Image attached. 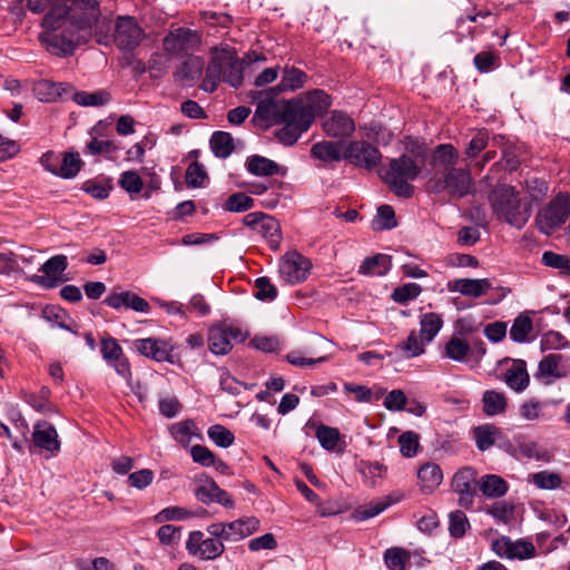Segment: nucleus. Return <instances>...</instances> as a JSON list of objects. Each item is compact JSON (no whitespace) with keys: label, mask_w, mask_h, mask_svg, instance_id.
<instances>
[{"label":"nucleus","mask_w":570,"mask_h":570,"mask_svg":"<svg viewBox=\"0 0 570 570\" xmlns=\"http://www.w3.org/2000/svg\"><path fill=\"white\" fill-rule=\"evenodd\" d=\"M244 63L245 61L237 57L235 50L230 48L215 49L200 88L207 92H213L220 81L238 88L243 82Z\"/></svg>","instance_id":"obj_4"},{"label":"nucleus","mask_w":570,"mask_h":570,"mask_svg":"<svg viewBox=\"0 0 570 570\" xmlns=\"http://www.w3.org/2000/svg\"><path fill=\"white\" fill-rule=\"evenodd\" d=\"M298 99L303 100L305 110L312 115V120L317 116H322L332 105L331 97L321 89H315L307 92L304 97Z\"/></svg>","instance_id":"obj_31"},{"label":"nucleus","mask_w":570,"mask_h":570,"mask_svg":"<svg viewBox=\"0 0 570 570\" xmlns=\"http://www.w3.org/2000/svg\"><path fill=\"white\" fill-rule=\"evenodd\" d=\"M181 534V528L173 524L161 525L157 531V538L164 546L174 547L178 543Z\"/></svg>","instance_id":"obj_64"},{"label":"nucleus","mask_w":570,"mask_h":570,"mask_svg":"<svg viewBox=\"0 0 570 570\" xmlns=\"http://www.w3.org/2000/svg\"><path fill=\"white\" fill-rule=\"evenodd\" d=\"M144 31L135 18L120 16L117 18L112 40L121 50H132L142 40Z\"/></svg>","instance_id":"obj_15"},{"label":"nucleus","mask_w":570,"mask_h":570,"mask_svg":"<svg viewBox=\"0 0 570 570\" xmlns=\"http://www.w3.org/2000/svg\"><path fill=\"white\" fill-rule=\"evenodd\" d=\"M209 145L218 158H227L235 149L234 138L227 131H215L210 137Z\"/></svg>","instance_id":"obj_43"},{"label":"nucleus","mask_w":570,"mask_h":570,"mask_svg":"<svg viewBox=\"0 0 570 570\" xmlns=\"http://www.w3.org/2000/svg\"><path fill=\"white\" fill-rule=\"evenodd\" d=\"M67 266L68 262L65 255L52 256L39 269L45 276L35 275L31 279L43 287L52 288L62 281L59 275L66 271Z\"/></svg>","instance_id":"obj_22"},{"label":"nucleus","mask_w":570,"mask_h":570,"mask_svg":"<svg viewBox=\"0 0 570 570\" xmlns=\"http://www.w3.org/2000/svg\"><path fill=\"white\" fill-rule=\"evenodd\" d=\"M569 346L568 340L557 331L546 332L540 340L541 351L563 350Z\"/></svg>","instance_id":"obj_59"},{"label":"nucleus","mask_w":570,"mask_h":570,"mask_svg":"<svg viewBox=\"0 0 570 570\" xmlns=\"http://www.w3.org/2000/svg\"><path fill=\"white\" fill-rule=\"evenodd\" d=\"M72 99L77 105L82 107H100L111 100V95L106 89H99L94 92L75 91Z\"/></svg>","instance_id":"obj_42"},{"label":"nucleus","mask_w":570,"mask_h":570,"mask_svg":"<svg viewBox=\"0 0 570 570\" xmlns=\"http://www.w3.org/2000/svg\"><path fill=\"white\" fill-rule=\"evenodd\" d=\"M483 410L488 415L502 413L507 406V399L503 393L497 391H487L482 397Z\"/></svg>","instance_id":"obj_49"},{"label":"nucleus","mask_w":570,"mask_h":570,"mask_svg":"<svg viewBox=\"0 0 570 570\" xmlns=\"http://www.w3.org/2000/svg\"><path fill=\"white\" fill-rule=\"evenodd\" d=\"M200 46L202 35L196 30L184 27L169 31L163 40L165 52L177 57L194 55Z\"/></svg>","instance_id":"obj_9"},{"label":"nucleus","mask_w":570,"mask_h":570,"mask_svg":"<svg viewBox=\"0 0 570 570\" xmlns=\"http://www.w3.org/2000/svg\"><path fill=\"white\" fill-rule=\"evenodd\" d=\"M390 504H391V497L387 495L384 501H375V502L368 503L367 505L358 507L354 511V517L361 521L376 517L382 511H384Z\"/></svg>","instance_id":"obj_55"},{"label":"nucleus","mask_w":570,"mask_h":570,"mask_svg":"<svg viewBox=\"0 0 570 570\" xmlns=\"http://www.w3.org/2000/svg\"><path fill=\"white\" fill-rule=\"evenodd\" d=\"M471 346L461 337L452 336L444 345L443 355L455 362H468Z\"/></svg>","instance_id":"obj_44"},{"label":"nucleus","mask_w":570,"mask_h":570,"mask_svg":"<svg viewBox=\"0 0 570 570\" xmlns=\"http://www.w3.org/2000/svg\"><path fill=\"white\" fill-rule=\"evenodd\" d=\"M101 355L120 376L128 379L131 376L128 360L122 354V348L115 338L108 337L101 340Z\"/></svg>","instance_id":"obj_21"},{"label":"nucleus","mask_w":570,"mask_h":570,"mask_svg":"<svg viewBox=\"0 0 570 570\" xmlns=\"http://www.w3.org/2000/svg\"><path fill=\"white\" fill-rule=\"evenodd\" d=\"M119 186L128 194L134 195L141 191L144 181L135 170H126L120 175L118 180Z\"/></svg>","instance_id":"obj_57"},{"label":"nucleus","mask_w":570,"mask_h":570,"mask_svg":"<svg viewBox=\"0 0 570 570\" xmlns=\"http://www.w3.org/2000/svg\"><path fill=\"white\" fill-rule=\"evenodd\" d=\"M136 351L155 362L173 363V345L165 340L147 337L134 341Z\"/></svg>","instance_id":"obj_18"},{"label":"nucleus","mask_w":570,"mask_h":570,"mask_svg":"<svg viewBox=\"0 0 570 570\" xmlns=\"http://www.w3.org/2000/svg\"><path fill=\"white\" fill-rule=\"evenodd\" d=\"M470 528L465 513L461 510L452 511L449 514V531L454 538H462Z\"/></svg>","instance_id":"obj_53"},{"label":"nucleus","mask_w":570,"mask_h":570,"mask_svg":"<svg viewBox=\"0 0 570 570\" xmlns=\"http://www.w3.org/2000/svg\"><path fill=\"white\" fill-rule=\"evenodd\" d=\"M392 267V258L386 254H376L371 257H366L361 266L360 273L372 276L386 275Z\"/></svg>","instance_id":"obj_36"},{"label":"nucleus","mask_w":570,"mask_h":570,"mask_svg":"<svg viewBox=\"0 0 570 570\" xmlns=\"http://www.w3.org/2000/svg\"><path fill=\"white\" fill-rule=\"evenodd\" d=\"M323 129L328 137L344 138L353 134L355 122L347 114L334 110L323 121Z\"/></svg>","instance_id":"obj_26"},{"label":"nucleus","mask_w":570,"mask_h":570,"mask_svg":"<svg viewBox=\"0 0 570 570\" xmlns=\"http://www.w3.org/2000/svg\"><path fill=\"white\" fill-rule=\"evenodd\" d=\"M255 297L259 301H273L277 296V288L271 283L266 276L258 277L255 281Z\"/></svg>","instance_id":"obj_63"},{"label":"nucleus","mask_w":570,"mask_h":570,"mask_svg":"<svg viewBox=\"0 0 570 570\" xmlns=\"http://www.w3.org/2000/svg\"><path fill=\"white\" fill-rule=\"evenodd\" d=\"M308 76L301 69L294 66H286L283 69V75L279 83L264 90L253 91L250 97L253 100H268L276 99V97L284 91H295L306 83Z\"/></svg>","instance_id":"obj_11"},{"label":"nucleus","mask_w":570,"mask_h":570,"mask_svg":"<svg viewBox=\"0 0 570 570\" xmlns=\"http://www.w3.org/2000/svg\"><path fill=\"white\" fill-rule=\"evenodd\" d=\"M459 160V151L451 144H441L435 147L431 158L434 171H450L455 169Z\"/></svg>","instance_id":"obj_28"},{"label":"nucleus","mask_w":570,"mask_h":570,"mask_svg":"<svg viewBox=\"0 0 570 570\" xmlns=\"http://www.w3.org/2000/svg\"><path fill=\"white\" fill-rule=\"evenodd\" d=\"M205 62L204 59L189 55L183 61L181 66L176 71V78L184 82H191L202 76Z\"/></svg>","instance_id":"obj_35"},{"label":"nucleus","mask_w":570,"mask_h":570,"mask_svg":"<svg viewBox=\"0 0 570 570\" xmlns=\"http://www.w3.org/2000/svg\"><path fill=\"white\" fill-rule=\"evenodd\" d=\"M425 341L413 331L407 336V340L399 344L397 348L402 352L406 358L415 357L424 353Z\"/></svg>","instance_id":"obj_52"},{"label":"nucleus","mask_w":570,"mask_h":570,"mask_svg":"<svg viewBox=\"0 0 570 570\" xmlns=\"http://www.w3.org/2000/svg\"><path fill=\"white\" fill-rule=\"evenodd\" d=\"M562 355L549 354L544 356L538 366V375L544 384H552L554 381L567 377L570 370L562 363Z\"/></svg>","instance_id":"obj_25"},{"label":"nucleus","mask_w":570,"mask_h":570,"mask_svg":"<svg viewBox=\"0 0 570 570\" xmlns=\"http://www.w3.org/2000/svg\"><path fill=\"white\" fill-rule=\"evenodd\" d=\"M426 559L417 551H407L402 548H394V570H410L421 568Z\"/></svg>","instance_id":"obj_37"},{"label":"nucleus","mask_w":570,"mask_h":570,"mask_svg":"<svg viewBox=\"0 0 570 570\" xmlns=\"http://www.w3.org/2000/svg\"><path fill=\"white\" fill-rule=\"evenodd\" d=\"M533 331V323L529 314H520L517 316L510 328V338L517 343L530 342V334Z\"/></svg>","instance_id":"obj_41"},{"label":"nucleus","mask_w":570,"mask_h":570,"mask_svg":"<svg viewBox=\"0 0 570 570\" xmlns=\"http://www.w3.org/2000/svg\"><path fill=\"white\" fill-rule=\"evenodd\" d=\"M72 90V86L68 82H53L48 79H41L33 83L32 92L36 98L45 102H53L63 94Z\"/></svg>","instance_id":"obj_27"},{"label":"nucleus","mask_w":570,"mask_h":570,"mask_svg":"<svg viewBox=\"0 0 570 570\" xmlns=\"http://www.w3.org/2000/svg\"><path fill=\"white\" fill-rule=\"evenodd\" d=\"M394 411H405L409 414L421 417L425 414L426 406L414 397H407L402 390H394Z\"/></svg>","instance_id":"obj_39"},{"label":"nucleus","mask_w":570,"mask_h":570,"mask_svg":"<svg viewBox=\"0 0 570 570\" xmlns=\"http://www.w3.org/2000/svg\"><path fill=\"white\" fill-rule=\"evenodd\" d=\"M428 188L434 194L446 191L452 198H462L471 193L473 180L470 171L464 168L433 171Z\"/></svg>","instance_id":"obj_7"},{"label":"nucleus","mask_w":570,"mask_h":570,"mask_svg":"<svg viewBox=\"0 0 570 570\" xmlns=\"http://www.w3.org/2000/svg\"><path fill=\"white\" fill-rule=\"evenodd\" d=\"M259 520L255 517L226 522L225 541H240L256 532L259 529Z\"/></svg>","instance_id":"obj_29"},{"label":"nucleus","mask_w":570,"mask_h":570,"mask_svg":"<svg viewBox=\"0 0 570 570\" xmlns=\"http://www.w3.org/2000/svg\"><path fill=\"white\" fill-rule=\"evenodd\" d=\"M493 212L509 225L522 228L531 216L530 206H521L519 193L509 185L497 186L490 195Z\"/></svg>","instance_id":"obj_5"},{"label":"nucleus","mask_w":570,"mask_h":570,"mask_svg":"<svg viewBox=\"0 0 570 570\" xmlns=\"http://www.w3.org/2000/svg\"><path fill=\"white\" fill-rule=\"evenodd\" d=\"M570 215V195L559 193L542 206L535 216V226L543 235H551Z\"/></svg>","instance_id":"obj_8"},{"label":"nucleus","mask_w":570,"mask_h":570,"mask_svg":"<svg viewBox=\"0 0 570 570\" xmlns=\"http://www.w3.org/2000/svg\"><path fill=\"white\" fill-rule=\"evenodd\" d=\"M33 448L47 451L51 453V455L56 454L60 450L58 433L51 423L47 421H39L33 426L32 444L29 446L30 452H32Z\"/></svg>","instance_id":"obj_19"},{"label":"nucleus","mask_w":570,"mask_h":570,"mask_svg":"<svg viewBox=\"0 0 570 570\" xmlns=\"http://www.w3.org/2000/svg\"><path fill=\"white\" fill-rule=\"evenodd\" d=\"M342 145L340 142L322 140L311 148V156L323 163H337L342 159Z\"/></svg>","instance_id":"obj_34"},{"label":"nucleus","mask_w":570,"mask_h":570,"mask_svg":"<svg viewBox=\"0 0 570 570\" xmlns=\"http://www.w3.org/2000/svg\"><path fill=\"white\" fill-rule=\"evenodd\" d=\"M101 17L100 4L98 0H72L69 6L55 0L49 11L43 16L42 27H62L70 26L81 36H87L89 41L92 37L95 27V38L99 45L107 46L111 38L104 33L98 26Z\"/></svg>","instance_id":"obj_2"},{"label":"nucleus","mask_w":570,"mask_h":570,"mask_svg":"<svg viewBox=\"0 0 570 570\" xmlns=\"http://www.w3.org/2000/svg\"><path fill=\"white\" fill-rule=\"evenodd\" d=\"M372 229L381 232L392 228V207L390 205H382L377 208V213L371 223Z\"/></svg>","instance_id":"obj_62"},{"label":"nucleus","mask_w":570,"mask_h":570,"mask_svg":"<svg viewBox=\"0 0 570 570\" xmlns=\"http://www.w3.org/2000/svg\"><path fill=\"white\" fill-rule=\"evenodd\" d=\"M404 154L394 159V195L410 197L413 186L410 181L419 177L425 161L426 148L417 139L407 137L402 141Z\"/></svg>","instance_id":"obj_3"},{"label":"nucleus","mask_w":570,"mask_h":570,"mask_svg":"<svg viewBox=\"0 0 570 570\" xmlns=\"http://www.w3.org/2000/svg\"><path fill=\"white\" fill-rule=\"evenodd\" d=\"M309 267L308 259L299 253H287L279 263V275L286 283L297 284L306 279Z\"/></svg>","instance_id":"obj_17"},{"label":"nucleus","mask_w":570,"mask_h":570,"mask_svg":"<svg viewBox=\"0 0 570 570\" xmlns=\"http://www.w3.org/2000/svg\"><path fill=\"white\" fill-rule=\"evenodd\" d=\"M82 161L78 153H67L61 158L58 176L65 179L73 178L80 170Z\"/></svg>","instance_id":"obj_51"},{"label":"nucleus","mask_w":570,"mask_h":570,"mask_svg":"<svg viewBox=\"0 0 570 570\" xmlns=\"http://www.w3.org/2000/svg\"><path fill=\"white\" fill-rule=\"evenodd\" d=\"M482 511L492 517L497 523L508 524L514 513V507L507 501H495L482 508Z\"/></svg>","instance_id":"obj_45"},{"label":"nucleus","mask_w":570,"mask_h":570,"mask_svg":"<svg viewBox=\"0 0 570 570\" xmlns=\"http://www.w3.org/2000/svg\"><path fill=\"white\" fill-rule=\"evenodd\" d=\"M196 430V424L190 419L177 422L169 428L171 436L183 445L189 444L191 439L197 436Z\"/></svg>","instance_id":"obj_46"},{"label":"nucleus","mask_w":570,"mask_h":570,"mask_svg":"<svg viewBox=\"0 0 570 570\" xmlns=\"http://www.w3.org/2000/svg\"><path fill=\"white\" fill-rule=\"evenodd\" d=\"M43 28L45 31L39 33V40L51 55L57 57L72 56L79 45L88 42L87 36H81L68 24Z\"/></svg>","instance_id":"obj_6"},{"label":"nucleus","mask_w":570,"mask_h":570,"mask_svg":"<svg viewBox=\"0 0 570 570\" xmlns=\"http://www.w3.org/2000/svg\"><path fill=\"white\" fill-rule=\"evenodd\" d=\"M248 334L238 327L218 325L212 326L208 331V348L215 355H225L230 352L233 342L242 343Z\"/></svg>","instance_id":"obj_12"},{"label":"nucleus","mask_w":570,"mask_h":570,"mask_svg":"<svg viewBox=\"0 0 570 570\" xmlns=\"http://www.w3.org/2000/svg\"><path fill=\"white\" fill-rule=\"evenodd\" d=\"M195 497L202 503H219L225 508H233L234 501L230 495L212 479L206 476L204 483L195 489Z\"/></svg>","instance_id":"obj_23"},{"label":"nucleus","mask_w":570,"mask_h":570,"mask_svg":"<svg viewBox=\"0 0 570 570\" xmlns=\"http://www.w3.org/2000/svg\"><path fill=\"white\" fill-rule=\"evenodd\" d=\"M344 158L356 166L372 168L380 161L381 154L376 147L366 141H353L346 147Z\"/></svg>","instance_id":"obj_20"},{"label":"nucleus","mask_w":570,"mask_h":570,"mask_svg":"<svg viewBox=\"0 0 570 570\" xmlns=\"http://www.w3.org/2000/svg\"><path fill=\"white\" fill-rule=\"evenodd\" d=\"M478 472L472 466L460 468L451 479V488L458 495V504L465 509H472L478 487Z\"/></svg>","instance_id":"obj_10"},{"label":"nucleus","mask_w":570,"mask_h":570,"mask_svg":"<svg viewBox=\"0 0 570 570\" xmlns=\"http://www.w3.org/2000/svg\"><path fill=\"white\" fill-rule=\"evenodd\" d=\"M244 224L252 227L257 234L267 240L271 248L277 249L281 243L279 223L272 216L261 212L247 214Z\"/></svg>","instance_id":"obj_16"},{"label":"nucleus","mask_w":570,"mask_h":570,"mask_svg":"<svg viewBox=\"0 0 570 570\" xmlns=\"http://www.w3.org/2000/svg\"><path fill=\"white\" fill-rule=\"evenodd\" d=\"M478 488L488 499H500L509 491L508 482L498 474H484L480 476Z\"/></svg>","instance_id":"obj_30"},{"label":"nucleus","mask_w":570,"mask_h":570,"mask_svg":"<svg viewBox=\"0 0 570 570\" xmlns=\"http://www.w3.org/2000/svg\"><path fill=\"white\" fill-rule=\"evenodd\" d=\"M255 101L257 106L254 119L283 125L275 136L286 146L294 145L313 124L312 115L305 110L302 99Z\"/></svg>","instance_id":"obj_1"},{"label":"nucleus","mask_w":570,"mask_h":570,"mask_svg":"<svg viewBox=\"0 0 570 570\" xmlns=\"http://www.w3.org/2000/svg\"><path fill=\"white\" fill-rule=\"evenodd\" d=\"M316 438L322 448L327 451H335L340 441V432L335 428L321 425L316 430Z\"/></svg>","instance_id":"obj_54"},{"label":"nucleus","mask_w":570,"mask_h":570,"mask_svg":"<svg viewBox=\"0 0 570 570\" xmlns=\"http://www.w3.org/2000/svg\"><path fill=\"white\" fill-rule=\"evenodd\" d=\"M254 200L244 193H236L228 197L224 208L228 212L239 213L250 209Z\"/></svg>","instance_id":"obj_61"},{"label":"nucleus","mask_w":570,"mask_h":570,"mask_svg":"<svg viewBox=\"0 0 570 570\" xmlns=\"http://www.w3.org/2000/svg\"><path fill=\"white\" fill-rule=\"evenodd\" d=\"M400 453L404 458H414L421 450L420 435L413 431H405L397 438Z\"/></svg>","instance_id":"obj_48"},{"label":"nucleus","mask_w":570,"mask_h":570,"mask_svg":"<svg viewBox=\"0 0 570 570\" xmlns=\"http://www.w3.org/2000/svg\"><path fill=\"white\" fill-rule=\"evenodd\" d=\"M541 261L546 266L559 269L562 274L570 276V258L568 256L544 252Z\"/></svg>","instance_id":"obj_58"},{"label":"nucleus","mask_w":570,"mask_h":570,"mask_svg":"<svg viewBox=\"0 0 570 570\" xmlns=\"http://www.w3.org/2000/svg\"><path fill=\"white\" fill-rule=\"evenodd\" d=\"M493 552L503 559L527 560L535 557V547L525 539L512 540L510 537L501 535L492 542Z\"/></svg>","instance_id":"obj_13"},{"label":"nucleus","mask_w":570,"mask_h":570,"mask_svg":"<svg viewBox=\"0 0 570 570\" xmlns=\"http://www.w3.org/2000/svg\"><path fill=\"white\" fill-rule=\"evenodd\" d=\"M186 550L190 556L208 561L219 558L225 551V546L220 540L205 538L202 531L196 530L189 533Z\"/></svg>","instance_id":"obj_14"},{"label":"nucleus","mask_w":570,"mask_h":570,"mask_svg":"<svg viewBox=\"0 0 570 570\" xmlns=\"http://www.w3.org/2000/svg\"><path fill=\"white\" fill-rule=\"evenodd\" d=\"M194 517V513L180 508V507H168L159 511L155 517L154 520L156 523H163L166 521L171 520H185L188 518Z\"/></svg>","instance_id":"obj_60"},{"label":"nucleus","mask_w":570,"mask_h":570,"mask_svg":"<svg viewBox=\"0 0 570 570\" xmlns=\"http://www.w3.org/2000/svg\"><path fill=\"white\" fill-rule=\"evenodd\" d=\"M499 436V430L493 425H481L474 429L476 446L481 451L490 449Z\"/></svg>","instance_id":"obj_50"},{"label":"nucleus","mask_w":570,"mask_h":570,"mask_svg":"<svg viewBox=\"0 0 570 570\" xmlns=\"http://www.w3.org/2000/svg\"><path fill=\"white\" fill-rule=\"evenodd\" d=\"M245 166L255 176L285 175V169L277 163L259 155L247 157Z\"/></svg>","instance_id":"obj_32"},{"label":"nucleus","mask_w":570,"mask_h":570,"mask_svg":"<svg viewBox=\"0 0 570 570\" xmlns=\"http://www.w3.org/2000/svg\"><path fill=\"white\" fill-rule=\"evenodd\" d=\"M421 487L428 491H434L443 480L441 468L436 463H425L417 471Z\"/></svg>","instance_id":"obj_38"},{"label":"nucleus","mask_w":570,"mask_h":570,"mask_svg":"<svg viewBox=\"0 0 570 570\" xmlns=\"http://www.w3.org/2000/svg\"><path fill=\"white\" fill-rule=\"evenodd\" d=\"M450 292H458L471 298H479L492 288L488 278H456L448 282Z\"/></svg>","instance_id":"obj_24"},{"label":"nucleus","mask_w":570,"mask_h":570,"mask_svg":"<svg viewBox=\"0 0 570 570\" xmlns=\"http://www.w3.org/2000/svg\"><path fill=\"white\" fill-rule=\"evenodd\" d=\"M443 326V320L440 314L424 313L420 317V336L426 343L434 340Z\"/></svg>","instance_id":"obj_40"},{"label":"nucleus","mask_w":570,"mask_h":570,"mask_svg":"<svg viewBox=\"0 0 570 570\" xmlns=\"http://www.w3.org/2000/svg\"><path fill=\"white\" fill-rule=\"evenodd\" d=\"M505 384L515 392L524 391L530 382L525 362L513 361L512 366L504 373Z\"/></svg>","instance_id":"obj_33"},{"label":"nucleus","mask_w":570,"mask_h":570,"mask_svg":"<svg viewBox=\"0 0 570 570\" xmlns=\"http://www.w3.org/2000/svg\"><path fill=\"white\" fill-rule=\"evenodd\" d=\"M529 482L541 490H556L561 487L562 479L559 473L544 470L530 474Z\"/></svg>","instance_id":"obj_47"},{"label":"nucleus","mask_w":570,"mask_h":570,"mask_svg":"<svg viewBox=\"0 0 570 570\" xmlns=\"http://www.w3.org/2000/svg\"><path fill=\"white\" fill-rule=\"evenodd\" d=\"M208 438L219 448H228L234 441L235 436L227 428L215 424L212 425L207 431Z\"/></svg>","instance_id":"obj_56"}]
</instances>
